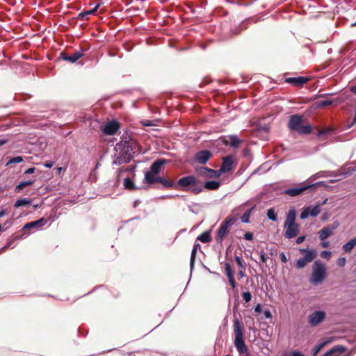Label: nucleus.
Instances as JSON below:
<instances>
[{"mask_svg":"<svg viewBox=\"0 0 356 356\" xmlns=\"http://www.w3.org/2000/svg\"><path fill=\"white\" fill-rule=\"evenodd\" d=\"M212 157V153L209 150L197 152L194 156V160L199 164H205Z\"/></svg>","mask_w":356,"mask_h":356,"instance_id":"nucleus-17","label":"nucleus"},{"mask_svg":"<svg viewBox=\"0 0 356 356\" xmlns=\"http://www.w3.org/2000/svg\"><path fill=\"white\" fill-rule=\"evenodd\" d=\"M225 270L226 275L227 276L229 284L232 286V289H234L236 286V284L234 277V271L232 270V266L229 263L225 264Z\"/></svg>","mask_w":356,"mask_h":356,"instance_id":"nucleus-23","label":"nucleus"},{"mask_svg":"<svg viewBox=\"0 0 356 356\" xmlns=\"http://www.w3.org/2000/svg\"><path fill=\"white\" fill-rule=\"evenodd\" d=\"M199 183V180L193 175L186 176L180 178L176 185L177 188L180 186L182 189L185 190V188L188 186H192Z\"/></svg>","mask_w":356,"mask_h":356,"instance_id":"nucleus-15","label":"nucleus"},{"mask_svg":"<svg viewBox=\"0 0 356 356\" xmlns=\"http://www.w3.org/2000/svg\"><path fill=\"white\" fill-rule=\"evenodd\" d=\"M31 200L29 198H22L20 200H18L15 202L14 207L16 208L22 207V206H28L31 204Z\"/></svg>","mask_w":356,"mask_h":356,"instance_id":"nucleus-32","label":"nucleus"},{"mask_svg":"<svg viewBox=\"0 0 356 356\" xmlns=\"http://www.w3.org/2000/svg\"><path fill=\"white\" fill-rule=\"evenodd\" d=\"M4 225L6 226V229L8 228L11 225V220H7Z\"/></svg>","mask_w":356,"mask_h":356,"instance_id":"nucleus-60","label":"nucleus"},{"mask_svg":"<svg viewBox=\"0 0 356 356\" xmlns=\"http://www.w3.org/2000/svg\"><path fill=\"white\" fill-rule=\"evenodd\" d=\"M254 311L257 313H260L261 312V306L260 304H258L257 305H256V307L254 308Z\"/></svg>","mask_w":356,"mask_h":356,"instance_id":"nucleus-55","label":"nucleus"},{"mask_svg":"<svg viewBox=\"0 0 356 356\" xmlns=\"http://www.w3.org/2000/svg\"><path fill=\"white\" fill-rule=\"evenodd\" d=\"M35 168H29L24 172V174H32V173L35 172Z\"/></svg>","mask_w":356,"mask_h":356,"instance_id":"nucleus-54","label":"nucleus"},{"mask_svg":"<svg viewBox=\"0 0 356 356\" xmlns=\"http://www.w3.org/2000/svg\"><path fill=\"white\" fill-rule=\"evenodd\" d=\"M305 238H306V236H304V235H303V236H300L298 237V238H297V239H296V243H297V244H300V243H302L305 240Z\"/></svg>","mask_w":356,"mask_h":356,"instance_id":"nucleus-51","label":"nucleus"},{"mask_svg":"<svg viewBox=\"0 0 356 356\" xmlns=\"http://www.w3.org/2000/svg\"><path fill=\"white\" fill-rule=\"evenodd\" d=\"M321 257L323 259L329 260L331 257V252L326 250L322 251L321 252Z\"/></svg>","mask_w":356,"mask_h":356,"instance_id":"nucleus-42","label":"nucleus"},{"mask_svg":"<svg viewBox=\"0 0 356 356\" xmlns=\"http://www.w3.org/2000/svg\"><path fill=\"white\" fill-rule=\"evenodd\" d=\"M196 254H197V252L195 251V250H192L191 255V261H190L191 266H193V265H194Z\"/></svg>","mask_w":356,"mask_h":356,"instance_id":"nucleus-45","label":"nucleus"},{"mask_svg":"<svg viewBox=\"0 0 356 356\" xmlns=\"http://www.w3.org/2000/svg\"><path fill=\"white\" fill-rule=\"evenodd\" d=\"M222 142L225 145H229L232 147H238V145L242 143L236 135H230L227 137H224L222 139Z\"/></svg>","mask_w":356,"mask_h":356,"instance_id":"nucleus-22","label":"nucleus"},{"mask_svg":"<svg viewBox=\"0 0 356 356\" xmlns=\"http://www.w3.org/2000/svg\"><path fill=\"white\" fill-rule=\"evenodd\" d=\"M195 172L197 176L207 179L220 177V175L218 170L209 168L208 167H197L195 168Z\"/></svg>","mask_w":356,"mask_h":356,"instance_id":"nucleus-9","label":"nucleus"},{"mask_svg":"<svg viewBox=\"0 0 356 356\" xmlns=\"http://www.w3.org/2000/svg\"><path fill=\"white\" fill-rule=\"evenodd\" d=\"M264 314L266 318H270L272 317V314L270 310L267 309L264 312Z\"/></svg>","mask_w":356,"mask_h":356,"instance_id":"nucleus-52","label":"nucleus"},{"mask_svg":"<svg viewBox=\"0 0 356 356\" xmlns=\"http://www.w3.org/2000/svg\"><path fill=\"white\" fill-rule=\"evenodd\" d=\"M44 166L48 168H51L53 166V163L51 161H48L44 164Z\"/></svg>","mask_w":356,"mask_h":356,"instance_id":"nucleus-56","label":"nucleus"},{"mask_svg":"<svg viewBox=\"0 0 356 356\" xmlns=\"http://www.w3.org/2000/svg\"><path fill=\"white\" fill-rule=\"evenodd\" d=\"M314 184H300L293 188H287L284 193L291 197L298 196L306 190L314 187Z\"/></svg>","mask_w":356,"mask_h":356,"instance_id":"nucleus-13","label":"nucleus"},{"mask_svg":"<svg viewBox=\"0 0 356 356\" xmlns=\"http://www.w3.org/2000/svg\"><path fill=\"white\" fill-rule=\"evenodd\" d=\"M296 212L294 209H291L287 213L284 225H296Z\"/></svg>","mask_w":356,"mask_h":356,"instance_id":"nucleus-25","label":"nucleus"},{"mask_svg":"<svg viewBox=\"0 0 356 356\" xmlns=\"http://www.w3.org/2000/svg\"><path fill=\"white\" fill-rule=\"evenodd\" d=\"M168 163V161L165 159H157L151 165L149 171L145 172V179L148 181V176L156 177L157 175L164 168V165Z\"/></svg>","mask_w":356,"mask_h":356,"instance_id":"nucleus-6","label":"nucleus"},{"mask_svg":"<svg viewBox=\"0 0 356 356\" xmlns=\"http://www.w3.org/2000/svg\"><path fill=\"white\" fill-rule=\"evenodd\" d=\"M83 56V53L81 51H76L71 55H68L67 53L63 51L60 54V58L64 60L68 61L71 63H74L79 58Z\"/></svg>","mask_w":356,"mask_h":356,"instance_id":"nucleus-20","label":"nucleus"},{"mask_svg":"<svg viewBox=\"0 0 356 356\" xmlns=\"http://www.w3.org/2000/svg\"><path fill=\"white\" fill-rule=\"evenodd\" d=\"M332 131H333V129L331 127L323 128L321 129H318V131L317 132V136L319 138H322L323 136L330 134Z\"/></svg>","mask_w":356,"mask_h":356,"instance_id":"nucleus-33","label":"nucleus"},{"mask_svg":"<svg viewBox=\"0 0 356 356\" xmlns=\"http://www.w3.org/2000/svg\"><path fill=\"white\" fill-rule=\"evenodd\" d=\"M280 257L281 261L282 263H286L288 261V259L286 258V257L284 252H281L280 254Z\"/></svg>","mask_w":356,"mask_h":356,"instance_id":"nucleus-49","label":"nucleus"},{"mask_svg":"<svg viewBox=\"0 0 356 356\" xmlns=\"http://www.w3.org/2000/svg\"><path fill=\"white\" fill-rule=\"evenodd\" d=\"M356 246V237L353 238L349 241L346 243L343 247V250L346 252L349 253L351 252V250L354 248V247Z\"/></svg>","mask_w":356,"mask_h":356,"instance_id":"nucleus-27","label":"nucleus"},{"mask_svg":"<svg viewBox=\"0 0 356 356\" xmlns=\"http://www.w3.org/2000/svg\"><path fill=\"white\" fill-rule=\"evenodd\" d=\"M350 91L356 95V86H352L350 88Z\"/></svg>","mask_w":356,"mask_h":356,"instance_id":"nucleus-64","label":"nucleus"},{"mask_svg":"<svg viewBox=\"0 0 356 356\" xmlns=\"http://www.w3.org/2000/svg\"><path fill=\"white\" fill-rule=\"evenodd\" d=\"M312 127L310 124L300 125L298 129V132L300 134H309L312 132Z\"/></svg>","mask_w":356,"mask_h":356,"instance_id":"nucleus-31","label":"nucleus"},{"mask_svg":"<svg viewBox=\"0 0 356 356\" xmlns=\"http://www.w3.org/2000/svg\"><path fill=\"white\" fill-rule=\"evenodd\" d=\"M100 5H101V3H99L98 4H97L95 6L94 8L87 10V11H84V14H86L87 15H94L95 13V12L97 10V9L99 8V7L100 6Z\"/></svg>","mask_w":356,"mask_h":356,"instance_id":"nucleus-41","label":"nucleus"},{"mask_svg":"<svg viewBox=\"0 0 356 356\" xmlns=\"http://www.w3.org/2000/svg\"><path fill=\"white\" fill-rule=\"evenodd\" d=\"M47 222L48 220L47 218H41L39 220L26 223L22 229L24 232H26L28 230H36L45 225Z\"/></svg>","mask_w":356,"mask_h":356,"instance_id":"nucleus-16","label":"nucleus"},{"mask_svg":"<svg viewBox=\"0 0 356 356\" xmlns=\"http://www.w3.org/2000/svg\"><path fill=\"white\" fill-rule=\"evenodd\" d=\"M259 254H260V259H261V262L264 263V264L266 263L267 256L266 255V254L264 252V250L261 251L259 252Z\"/></svg>","mask_w":356,"mask_h":356,"instance_id":"nucleus-46","label":"nucleus"},{"mask_svg":"<svg viewBox=\"0 0 356 356\" xmlns=\"http://www.w3.org/2000/svg\"><path fill=\"white\" fill-rule=\"evenodd\" d=\"M146 182L149 184L159 183L161 184L164 188L177 189V185H176L175 181L172 179H167L165 177H152L149 175L148 181Z\"/></svg>","mask_w":356,"mask_h":356,"instance_id":"nucleus-7","label":"nucleus"},{"mask_svg":"<svg viewBox=\"0 0 356 356\" xmlns=\"http://www.w3.org/2000/svg\"><path fill=\"white\" fill-rule=\"evenodd\" d=\"M309 78L305 76L289 77L286 79L285 81L292 84L296 87H302L309 81Z\"/></svg>","mask_w":356,"mask_h":356,"instance_id":"nucleus-21","label":"nucleus"},{"mask_svg":"<svg viewBox=\"0 0 356 356\" xmlns=\"http://www.w3.org/2000/svg\"><path fill=\"white\" fill-rule=\"evenodd\" d=\"M346 263V259L344 257H341L337 260V265L339 266H344Z\"/></svg>","mask_w":356,"mask_h":356,"instance_id":"nucleus-47","label":"nucleus"},{"mask_svg":"<svg viewBox=\"0 0 356 356\" xmlns=\"http://www.w3.org/2000/svg\"><path fill=\"white\" fill-rule=\"evenodd\" d=\"M329 244L330 243H329L328 241H325V242L322 243L321 245H322L323 248H327L329 246Z\"/></svg>","mask_w":356,"mask_h":356,"instance_id":"nucleus-59","label":"nucleus"},{"mask_svg":"<svg viewBox=\"0 0 356 356\" xmlns=\"http://www.w3.org/2000/svg\"><path fill=\"white\" fill-rule=\"evenodd\" d=\"M327 343V341H324L316 346L314 355H316Z\"/></svg>","mask_w":356,"mask_h":356,"instance_id":"nucleus-43","label":"nucleus"},{"mask_svg":"<svg viewBox=\"0 0 356 356\" xmlns=\"http://www.w3.org/2000/svg\"><path fill=\"white\" fill-rule=\"evenodd\" d=\"M302 117L300 115L296 114L290 116L288 127L291 131H298L302 124Z\"/></svg>","mask_w":356,"mask_h":356,"instance_id":"nucleus-19","label":"nucleus"},{"mask_svg":"<svg viewBox=\"0 0 356 356\" xmlns=\"http://www.w3.org/2000/svg\"><path fill=\"white\" fill-rule=\"evenodd\" d=\"M124 48L127 51H131L133 49V43L131 42H126L124 44Z\"/></svg>","mask_w":356,"mask_h":356,"instance_id":"nucleus-44","label":"nucleus"},{"mask_svg":"<svg viewBox=\"0 0 356 356\" xmlns=\"http://www.w3.org/2000/svg\"><path fill=\"white\" fill-rule=\"evenodd\" d=\"M339 223L337 221H335L332 224L323 227L318 232L319 239L321 241H324L333 235L334 230L339 227Z\"/></svg>","mask_w":356,"mask_h":356,"instance_id":"nucleus-12","label":"nucleus"},{"mask_svg":"<svg viewBox=\"0 0 356 356\" xmlns=\"http://www.w3.org/2000/svg\"><path fill=\"white\" fill-rule=\"evenodd\" d=\"M132 144L131 140L128 139L127 136L124 134L122 140L118 143L115 147L116 154H115V159L113 163L121 165L131 161L134 154Z\"/></svg>","mask_w":356,"mask_h":356,"instance_id":"nucleus-1","label":"nucleus"},{"mask_svg":"<svg viewBox=\"0 0 356 356\" xmlns=\"http://www.w3.org/2000/svg\"><path fill=\"white\" fill-rule=\"evenodd\" d=\"M327 275L326 266L320 260L315 261L313 264V270L310 277V282L318 284L324 281Z\"/></svg>","mask_w":356,"mask_h":356,"instance_id":"nucleus-3","label":"nucleus"},{"mask_svg":"<svg viewBox=\"0 0 356 356\" xmlns=\"http://www.w3.org/2000/svg\"><path fill=\"white\" fill-rule=\"evenodd\" d=\"M5 214H6L5 209H2L1 211H0V218L3 217Z\"/></svg>","mask_w":356,"mask_h":356,"instance_id":"nucleus-62","label":"nucleus"},{"mask_svg":"<svg viewBox=\"0 0 356 356\" xmlns=\"http://www.w3.org/2000/svg\"><path fill=\"white\" fill-rule=\"evenodd\" d=\"M345 347L342 346H336L330 350L327 351L323 356H339L344 353Z\"/></svg>","mask_w":356,"mask_h":356,"instance_id":"nucleus-24","label":"nucleus"},{"mask_svg":"<svg viewBox=\"0 0 356 356\" xmlns=\"http://www.w3.org/2000/svg\"><path fill=\"white\" fill-rule=\"evenodd\" d=\"M244 238L248 241H251L253 239V234L251 232H246L244 234Z\"/></svg>","mask_w":356,"mask_h":356,"instance_id":"nucleus-48","label":"nucleus"},{"mask_svg":"<svg viewBox=\"0 0 356 356\" xmlns=\"http://www.w3.org/2000/svg\"><path fill=\"white\" fill-rule=\"evenodd\" d=\"M202 187L201 186H199L197 183L195 185H192L190 191L195 195H197L200 193L202 191Z\"/></svg>","mask_w":356,"mask_h":356,"instance_id":"nucleus-37","label":"nucleus"},{"mask_svg":"<svg viewBox=\"0 0 356 356\" xmlns=\"http://www.w3.org/2000/svg\"><path fill=\"white\" fill-rule=\"evenodd\" d=\"M242 297L245 302H249L251 300L252 295L249 291L243 292Z\"/></svg>","mask_w":356,"mask_h":356,"instance_id":"nucleus-40","label":"nucleus"},{"mask_svg":"<svg viewBox=\"0 0 356 356\" xmlns=\"http://www.w3.org/2000/svg\"><path fill=\"white\" fill-rule=\"evenodd\" d=\"M9 139L5 137H0V146H2L8 143Z\"/></svg>","mask_w":356,"mask_h":356,"instance_id":"nucleus-50","label":"nucleus"},{"mask_svg":"<svg viewBox=\"0 0 356 356\" xmlns=\"http://www.w3.org/2000/svg\"><path fill=\"white\" fill-rule=\"evenodd\" d=\"M24 161V159L22 156H15V157H13L11 159H10L7 163H6V166H9L10 164H13V163H19L21 162Z\"/></svg>","mask_w":356,"mask_h":356,"instance_id":"nucleus-35","label":"nucleus"},{"mask_svg":"<svg viewBox=\"0 0 356 356\" xmlns=\"http://www.w3.org/2000/svg\"><path fill=\"white\" fill-rule=\"evenodd\" d=\"M235 261L236 262V264H238V266L243 270H245V267H246V264H245V261L243 259L242 257H239V256H235Z\"/></svg>","mask_w":356,"mask_h":356,"instance_id":"nucleus-36","label":"nucleus"},{"mask_svg":"<svg viewBox=\"0 0 356 356\" xmlns=\"http://www.w3.org/2000/svg\"><path fill=\"white\" fill-rule=\"evenodd\" d=\"M220 186V183L218 181H208L204 184V188L209 191L217 190Z\"/></svg>","mask_w":356,"mask_h":356,"instance_id":"nucleus-26","label":"nucleus"},{"mask_svg":"<svg viewBox=\"0 0 356 356\" xmlns=\"http://www.w3.org/2000/svg\"><path fill=\"white\" fill-rule=\"evenodd\" d=\"M267 216L270 220H271L273 221H276L277 219V214L273 208H270V209H268Z\"/></svg>","mask_w":356,"mask_h":356,"instance_id":"nucleus-34","label":"nucleus"},{"mask_svg":"<svg viewBox=\"0 0 356 356\" xmlns=\"http://www.w3.org/2000/svg\"><path fill=\"white\" fill-rule=\"evenodd\" d=\"M245 270H243L241 269V270H239L238 272V276L240 278H242L245 276V272H244Z\"/></svg>","mask_w":356,"mask_h":356,"instance_id":"nucleus-57","label":"nucleus"},{"mask_svg":"<svg viewBox=\"0 0 356 356\" xmlns=\"http://www.w3.org/2000/svg\"><path fill=\"white\" fill-rule=\"evenodd\" d=\"M326 201H327V200L323 201L321 204L318 203L314 207L309 206V207H305L301 212L300 218L306 219L309 216H312V217L317 216L321 212L320 206L325 204L326 203Z\"/></svg>","mask_w":356,"mask_h":356,"instance_id":"nucleus-10","label":"nucleus"},{"mask_svg":"<svg viewBox=\"0 0 356 356\" xmlns=\"http://www.w3.org/2000/svg\"><path fill=\"white\" fill-rule=\"evenodd\" d=\"M333 104V101L331 99H326L324 101H321L318 102L317 106L318 108H324L328 106H330Z\"/></svg>","mask_w":356,"mask_h":356,"instance_id":"nucleus-39","label":"nucleus"},{"mask_svg":"<svg viewBox=\"0 0 356 356\" xmlns=\"http://www.w3.org/2000/svg\"><path fill=\"white\" fill-rule=\"evenodd\" d=\"M325 318V313L323 311H316L308 316L309 324L312 327L318 325Z\"/></svg>","mask_w":356,"mask_h":356,"instance_id":"nucleus-14","label":"nucleus"},{"mask_svg":"<svg viewBox=\"0 0 356 356\" xmlns=\"http://www.w3.org/2000/svg\"><path fill=\"white\" fill-rule=\"evenodd\" d=\"M236 166V163L234 161V156L229 155L222 158V163L218 170L220 176L222 173H226L232 171Z\"/></svg>","mask_w":356,"mask_h":356,"instance_id":"nucleus-8","label":"nucleus"},{"mask_svg":"<svg viewBox=\"0 0 356 356\" xmlns=\"http://www.w3.org/2000/svg\"><path fill=\"white\" fill-rule=\"evenodd\" d=\"M134 170V165H131L129 168L124 170V171H131Z\"/></svg>","mask_w":356,"mask_h":356,"instance_id":"nucleus-63","label":"nucleus"},{"mask_svg":"<svg viewBox=\"0 0 356 356\" xmlns=\"http://www.w3.org/2000/svg\"><path fill=\"white\" fill-rule=\"evenodd\" d=\"M233 329L234 334V343L238 353L241 355L245 354L244 356H252L248 353V348L244 341V325L239 318H235L234 319Z\"/></svg>","mask_w":356,"mask_h":356,"instance_id":"nucleus-2","label":"nucleus"},{"mask_svg":"<svg viewBox=\"0 0 356 356\" xmlns=\"http://www.w3.org/2000/svg\"><path fill=\"white\" fill-rule=\"evenodd\" d=\"M35 182V180H28L21 181L15 187V191L19 192L23 190L25 187L32 185Z\"/></svg>","mask_w":356,"mask_h":356,"instance_id":"nucleus-29","label":"nucleus"},{"mask_svg":"<svg viewBox=\"0 0 356 356\" xmlns=\"http://www.w3.org/2000/svg\"><path fill=\"white\" fill-rule=\"evenodd\" d=\"M301 253H305L304 257L300 258L296 261V267L298 269L305 268L307 264L312 262L317 256V252L314 250L300 249Z\"/></svg>","mask_w":356,"mask_h":356,"instance_id":"nucleus-5","label":"nucleus"},{"mask_svg":"<svg viewBox=\"0 0 356 356\" xmlns=\"http://www.w3.org/2000/svg\"><path fill=\"white\" fill-rule=\"evenodd\" d=\"M120 128V123L116 120H111L101 127V131L104 135L112 136L115 134Z\"/></svg>","mask_w":356,"mask_h":356,"instance_id":"nucleus-11","label":"nucleus"},{"mask_svg":"<svg viewBox=\"0 0 356 356\" xmlns=\"http://www.w3.org/2000/svg\"><path fill=\"white\" fill-rule=\"evenodd\" d=\"M123 186L125 189L134 190V179L129 177H125L123 181Z\"/></svg>","mask_w":356,"mask_h":356,"instance_id":"nucleus-30","label":"nucleus"},{"mask_svg":"<svg viewBox=\"0 0 356 356\" xmlns=\"http://www.w3.org/2000/svg\"><path fill=\"white\" fill-rule=\"evenodd\" d=\"M197 240L200 241L202 243H209L212 241V237L211 236V232L210 231H206L203 232L202 234H200L197 237Z\"/></svg>","mask_w":356,"mask_h":356,"instance_id":"nucleus-28","label":"nucleus"},{"mask_svg":"<svg viewBox=\"0 0 356 356\" xmlns=\"http://www.w3.org/2000/svg\"><path fill=\"white\" fill-rule=\"evenodd\" d=\"M86 16H87V15H86V14H84V12H82V13H81L79 15V18L80 19H82V20H83V19H84V17H85Z\"/></svg>","mask_w":356,"mask_h":356,"instance_id":"nucleus-58","label":"nucleus"},{"mask_svg":"<svg viewBox=\"0 0 356 356\" xmlns=\"http://www.w3.org/2000/svg\"><path fill=\"white\" fill-rule=\"evenodd\" d=\"M200 248V245L199 243H195L193 245V250H195V251H197V249Z\"/></svg>","mask_w":356,"mask_h":356,"instance_id":"nucleus-61","label":"nucleus"},{"mask_svg":"<svg viewBox=\"0 0 356 356\" xmlns=\"http://www.w3.org/2000/svg\"><path fill=\"white\" fill-rule=\"evenodd\" d=\"M253 209H250L247 210L245 213L241 217V220L243 222L247 223L249 222V219L251 215L252 210Z\"/></svg>","mask_w":356,"mask_h":356,"instance_id":"nucleus-38","label":"nucleus"},{"mask_svg":"<svg viewBox=\"0 0 356 356\" xmlns=\"http://www.w3.org/2000/svg\"><path fill=\"white\" fill-rule=\"evenodd\" d=\"M138 152V154L143 153V151L141 149V147L140 145H137L135 143V154Z\"/></svg>","mask_w":356,"mask_h":356,"instance_id":"nucleus-53","label":"nucleus"},{"mask_svg":"<svg viewBox=\"0 0 356 356\" xmlns=\"http://www.w3.org/2000/svg\"><path fill=\"white\" fill-rule=\"evenodd\" d=\"M285 228L284 237L286 238H293L296 237L300 232V225H284Z\"/></svg>","mask_w":356,"mask_h":356,"instance_id":"nucleus-18","label":"nucleus"},{"mask_svg":"<svg viewBox=\"0 0 356 356\" xmlns=\"http://www.w3.org/2000/svg\"><path fill=\"white\" fill-rule=\"evenodd\" d=\"M237 220V218L234 216H229L226 219L221 223L219 229L217 232L216 241L222 243L225 236L229 232V227L234 225Z\"/></svg>","mask_w":356,"mask_h":356,"instance_id":"nucleus-4","label":"nucleus"}]
</instances>
